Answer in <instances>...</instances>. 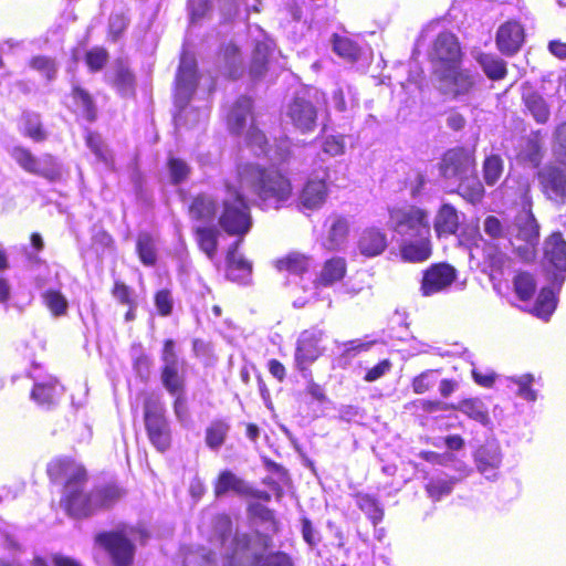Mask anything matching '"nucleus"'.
<instances>
[{
  "label": "nucleus",
  "mask_w": 566,
  "mask_h": 566,
  "mask_svg": "<svg viewBox=\"0 0 566 566\" xmlns=\"http://www.w3.org/2000/svg\"><path fill=\"white\" fill-rule=\"evenodd\" d=\"M255 193L263 209H277L292 195L289 178L276 169H265L256 164L240 165L237 175L224 182L217 198L208 193L198 195L191 206L190 214L201 221H212L218 217L219 226L229 235L239 237L228 251L227 276L241 284L248 282L251 263L237 252L242 238L252 227L250 207L244 192Z\"/></svg>",
  "instance_id": "obj_1"
},
{
  "label": "nucleus",
  "mask_w": 566,
  "mask_h": 566,
  "mask_svg": "<svg viewBox=\"0 0 566 566\" xmlns=\"http://www.w3.org/2000/svg\"><path fill=\"white\" fill-rule=\"evenodd\" d=\"M213 530L221 546L219 555L222 566H294L286 553L261 554L271 543L266 535L237 531L232 536V522L228 515H218Z\"/></svg>",
  "instance_id": "obj_2"
},
{
  "label": "nucleus",
  "mask_w": 566,
  "mask_h": 566,
  "mask_svg": "<svg viewBox=\"0 0 566 566\" xmlns=\"http://www.w3.org/2000/svg\"><path fill=\"white\" fill-rule=\"evenodd\" d=\"M48 474L55 482L66 480L61 504L74 517H85L96 510L107 509L122 496L116 485L98 486L85 493V470L66 459L52 461L48 467Z\"/></svg>",
  "instance_id": "obj_3"
},
{
  "label": "nucleus",
  "mask_w": 566,
  "mask_h": 566,
  "mask_svg": "<svg viewBox=\"0 0 566 566\" xmlns=\"http://www.w3.org/2000/svg\"><path fill=\"white\" fill-rule=\"evenodd\" d=\"M252 101L242 96L237 99L230 109L227 122L231 133L241 135L245 133L247 146L258 157L264 156L273 164L290 163L295 151L298 155L313 156L312 147L292 149L291 142L287 137L275 140L274 147H268V139L264 134L255 126L254 118L251 113Z\"/></svg>",
  "instance_id": "obj_4"
},
{
  "label": "nucleus",
  "mask_w": 566,
  "mask_h": 566,
  "mask_svg": "<svg viewBox=\"0 0 566 566\" xmlns=\"http://www.w3.org/2000/svg\"><path fill=\"white\" fill-rule=\"evenodd\" d=\"M389 229L401 240V255L411 262H421L431 254L429 213L416 206L389 209Z\"/></svg>",
  "instance_id": "obj_5"
},
{
  "label": "nucleus",
  "mask_w": 566,
  "mask_h": 566,
  "mask_svg": "<svg viewBox=\"0 0 566 566\" xmlns=\"http://www.w3.org/2000/svg\"><path fill=\"white\" fill-rule=\"evenodd\" d=\"M539 242V224L531 211V202L526 199L523 210L516 214L510 227L509 244L525 262L532 261L536 255Z\"/></svg>",
  "instance_id": "obj_6"
},
{
  "label": "nucleus",
  "mask_w": 566,
  "mask_h": 566,
  "mask_svg": "<svg viewBox=\"0 0 566 566\" xmlns=\"http://www.w3.org/2000/svg\"><path fill=\"white\" fill-rule=\"evenodd\" d=\"M198 84L196 61L192 56L184 54L180 60V65L176 78V104L180 107L179 114L175 117L176 124L180 125L182 120L186 123L191 115L195 116L193 122L201 123L208 117V109L202 108L193 112L191 107H186L190 101L191 95Z\"/></svg>",
  "instance_id": "obj_7"
},
{
  "label": "nucleus",
  "mask_w": 566,
  "mask_h": 566,
  "mask_svg": "<svg viewBox=\"0 0 566 566\" xmlns=\"http://www.w3.org/2000/svg\"><path fill=\"white\" fill-rule=\"evenodd\" d=\"M434 77L439 91L444 96L458 102L473 98L481 82V76L476 72L463 69L461 64L440 70Z\"/></svg>",
  "instance_id": "obj_8"
},
{
  "label": "nucleus",
  "mask_w": 566,
  "mask_h": 566,
  "mask_svg": "<svg viewBox=\"0 0 566 566\" xmlns=\"http://www.w3.org/2000/svg\"><path fill=\"white\" fill-rule=\"evenodd\" d=\"M145 426L151 444L160 452L170 446V430L165 418V406L158 396L145 400Z\"/></svg>",
  "instance_id": "obj_9"
},
{
  "label": "nucleus",
  "mask_w": 566,
  "mask_h": 566,
  "mask_svg": "<svg viewBox=\"0 0 566 566\" xmlns=\"http://www.w3.org/2000/svg\"><path fill=\"white\" fill-rule=\"evenodd\" d=\"M163 370L161 381L170 395L184 391L186 361L176 352V344L172 339L164 343L161 352Z\"/></svg>",
  "instance_id": "obj_10"
},
{
  "label": "nucleus",
  "mask_w": 566,
  "mask_h": 566,
  "mask_svg": "<svg viewBox=\"0 0 566 566\" xmlns=\"http://www.w3.org/2000/svg\"><path fill=\"white\" fill-rule=\"evenodd\" d=\"M429 59L432 63L433 75L440 70L461 64L462 52L457 36L444 31L437 35L429 50Z\"/></svg>",
  "instance_id": "obj_11"
},
{
  "label": "nucleus",
  "mask_w": 566,
  "mask_h": 566,
  "mask_svg": "<svg viewBox=\"0 0 566 566\" xmlns=\"http://www.w3.org/2000/svg\"><path fill=\"white\" fill-rule=\"evenodd\" d=\"M285 117L301 133L313 132L316 126L317 109L308 91L297 93L286 105Z\"/></svg>",
  "instance_id": "obj_12"
},
{
  "label": "nucleus",
  "mask_w": 566,
  "mask_h": 566,
  "mask_svg": "<svg viewBox=\"0 0 566 566\" xmlns=\"http://www.w3.org/2000/svg\"><path fill=\"white\" fill-rule=\"evenodd\" d=\"M95 543L109 555L115 566H128L133 562L135 547L123 532L101 533Z\"/></svg>",
  "instance_id": "obj_13"
},
{
  "label": "nucleus",
  "mask_w": 566,
  "mask_h": 566,
  "mask_svg": "<svg viewBox=\"0 0 566 566\" xmlns=\"http://www.w3.org/2000/svg\"><path fill=\"white\" fill-rule=\"evenodd\" d=\"M457 279V270L447 264L431 265L423 272L420 291L423 296H432L450 290Z\"/></svg>",
  "instance_id": "obj_14"
},
{
  "label": "nucleus",
  "mask_w": 566,
  "mask_h": 566,
  "mask_svg": "<svg viewBox=\"0 0 566 566\" xmlns=\"http://www.w3.org/2000/svg\"><path fill=\"white\" fill-rule=\"evenodd\" d=\"M475 170L473 151L464 148H455L447 151L440 165L441 175L446 179L459 180Z\"/></svg>",
  "instance_id": "obj_15"
},
{
  "label": "nucleus",
  "mask_w": 566,
  "mask_h": 566,
  "mask_svg": "<svg viewBox=\"0 0 566 566\" xmlns=\"http://www.w3.org/2000/svg\"><path fill=\"white\" fill-rule=\"evenodd\" d=\"M253 32H255L253 35L254 49L249 74L253 81H256L266 72L268 59L274 51L275 44L259 27H255Z\"/></svg>",
  "instance_id": "obj_16"
},
{
  "label": "nucleus",
  "mask_w": 566,
  "mask_h": 566,
  "mask_svg": "<svg viewBox=\"0 0 566 566\" xmlns=\"http://www.w3.org/2000/svg\"><path fill=\"white\" fill-rule=\"evenodd\" d=\"M537 176L542 190L547 198L564 203L566 200V169L557 166H545L539 169Z\"/></svg>",
  "instance_id": "obj_17"
},
{
  "label": "nucleus",
  "mask_w": 566,
  "mask_h": 566,
  "mask_svg": "<svg viewBox=\"0 0 566 566\" xmlns=\"http://www.w3.org/2000/svg\"><path fill=\"white\" fill-rule=\"evenodd\" d=\"M327 178L328 174L326 170H322L308 178L298 196L302 208L315 210L323 206L327 198Z\"/></svg>",
  "instance_id": "obj_18"
},
{
  "label": "nucleus",
  "mask_w": 566,
  "mask_h": 566,
  "mask_svg": "<svg viewBox=\"0 0 566 566\" xmlns=\"http://www.w3.org/2000/svg\"><path fill=\"white\" fill-rule=\"evenodd\" d=\"M323 338V331L318 328L307 329L301 333L297 339L295 363L300 369L312 364L322 354L319 343Z\"/></svg>",
  "instance_id": "obj_19"
},
{
  "label": "nucleus",
  "mask_w": 566,
  "mask_h": 566,
  "mask_svg": "<svg viewBox=\"0 0 566 566\" xmlns=\"http://www.w3.org/2000/svg\"><path fill=\"white\" fill-rule=\"evenodd\" d=\"M478 471L488 480H495L502 464V451L497 443L488 442L474 455Z\"/></svg>",
  "instance_id": "obj_20"
},
{
  "label": "nucleus",
  "mask_w": 566,
  "mask_h": 566,
  "mask_svg": "<svg viewBox=\"0 0 566 566\" xmlns=\"http://www.w3.org/2000/svg\"><path fill=\"white\" fill-rule=\"evenodd\" d=\"M495 41L503 54L513 55L524 42V29L517 21H507L500 25Z\"/></svg>",
  "instance_id": "obj_21"
},
{
  "label": "nucleus",
  "mask_w": 566,
  "mask_h": 566,
  "mask_svg": "<svg viewBox=\"0 0 566 566\" xmlns=\"http://www.w3.org/2000/svg\"><path fill=\"white\" fill-rule=\"evenodd\" d=\"M388 247L387 234L379 228L364 229L357 240V249L366 258L381 254Z\"/></svg>",
  "instance_id": "obj_22"
},
{
  "label": "nucleus",
  "mask_w": 566,
  "mask_h": 566,
  "mask_svg": "<svg viewBox=\"0 0 566 566\" xmlns=\"http://www.w3.org/2000/svg\"><path fill=\"white\" fill-rule=\"evenodd\" d=\"M35 285L38 289L43 290L41 297L52 315L63 316L66 314L69 308L66 297L59 290L48 286L46 276L39 275L35 279Z\"/></svg>",
  "instance_id": "obj_23"
},
{
  "label": "nucleus",
  "mask_w": 566,
  "mask_h": 566,
  "mask_svg": "<svg viewBox=\"0 0 566 566\" xmlns=\"http://www.w3.org/2000/svg\"><path fill=\"white\" fill-rule=\"evenodd\" d=\"M220 73L230 78H238L243 74V63L239 48L234 43L224 46L219 56Z\"/></svg>",
  "instance_id": "obj_24"
},
{
  "label": "nucleus",
  "mask_w": 566,
  "mask_h": 566,
  "mask_svg": "<svg viewBox=\"0 0 566 566\" xmlns=\"http://www.w3.org/2000/svg\"><path fill=\"white\" fill-rule=\"evenodd\" d=\"M326 226H328V230L326 237L323 241V245L327 250H337L339 249L347 239L349 231V222L346 218L342 216H331L326 220Z\"/></svg>",
  "instance_id": "obj_25"
},
{
  "label": "nucleus",
  "mask_w": 566,
  "mask_h": 566,
  "mask_svg": "<svg viewBox=\"0 0 566 566\" xmlns=\"http://www.w3.org/2000/svg\"><path fill=\"white\" fill-rule=\"evenodd\" d=\"M313 266V260L300 253H290L283 259L277 260L276 268L281 272H286L289 276H293L300 282L305 280V275Z\"/></svg>",
  "instance_id": "obj_26"
},
{
  "label": "nucleus",
  "mask_w": 566,
  "mask_h": 566,
  "mask_svg": "<svg viewBox=\"0 0 566 566\" xmlns=\"http://www.w3.org/2000/svg\"><path fill=\"white\" fill-rule=\"evenodd\" d=\"M544 256L554 269L566 272V241L560 233H553L546 239Z\"/></svg>",
  "instance_id": "obj_27"
},
{
  "label": "nucleus",
  "mask_w": 566,
  "mask_h": 566,
  "mask_svg": "<svg viewBox=\"0 0 566 566\" xmlns=\"http://www.w3.org/2000/svg\"><path fill=\"white\" fill-rule=\"evenodd\" d=\"M63 394V387L53 377H48L43 381H35L31 398L41 406H51Z\"/></svg>",
  "instance_id": "obj_28"
},
{
  "label": "nucleus",
  "mask_w": 566,
  "mask_h": 566,
  "mask_svg": "<svg viewBox=\"0 0 566 566\" xmlns=\"http://www.w3.org/2000/svg\"><path fill=\"white\" fill-rule=\"evenodd\" d=\"M346 274V262L343 258H333L324 263L319 276L312 281L315 289L318 286H329L340 281Z\"/></svg>",
  "instance_id": "obj_29"
},
{
  "label": "nucleus",
  "mask_w": 566,
  "mask_h": 566,
  "mask_svg": "<svg viewBox=\"0 0 566 566\" xmlns=\"http://www.w3.org/2000/svg\"><path fill=\"white\" fill-rule=\"evenodd\" d=\"M251 488L242 479L237 476L229 470L220 472L218 480L214 484L216 496H222L228 492H233L240 495L249 494Z\"/></svg>",
  "instance_id": "obj_30"
},
{
  "label": "nucleus",
  "mask_w": 566,
  "mask_h": 566,
  "mask_svg": "<svg viewBox=\"0 0 566 566\" xmlns=\"http://www.w3.org/2000/svg\"><path fill=\"white\" fill-rule=\"evenodd\" d=\"M458 181V191L467 201L476 203L482 200L484 196V187L475 171L463 176Z\"/></svg>",
  "instance_id": "obj_31"
},
{
  "label": "nucleus",
  "mask_w": 566,
  "mask_h": 566,
  "mask_svg": "<svg viewBox=\"0 0 566 566\" xmlns=\"http://www.w3.org/2000/svg\"><path fill=\"white\" fill-rule=\"evenodd\" d=\"M459 226V216L457 210L450 205H443L434 219V230L440 237L442 234L455 233Z\"/></svg>",
  "instance_id": "obj_32"
},
{
  "label": "nucleus",
  "mask_w": 566,
  "mask_h": 566,
  "mask_svg": "<svg viewBox=\"0 0 566 566\" xmlns=\"http://www.w3.org/2000/svg\"><path fill=\"white\" fill-rule=\"evenodd\" d=\"M475 60L489 78L497 81L502 80L506 75V64L499 56L480 53L475 56Z\"/></svg>",
  "instance_id": "obj_33"
},
{
  "label": "nucleus",
  "mask_w": 566,
  "mask_h": 566,
  "mask_svg": "<svg viewBox=\"0 0 566 566\" xmlns=\"http://www.w3.org/2000/svg\"><path fill=\"white\" fill-rule=\"evenodd\" d=\"M461 478H448L447 475H437L429 480L426 485V491L430 499L439 501L443 496H447L453 490L454 484Z\"/></svg>",
  "instance_id": "obj_34"
},
{
  "label": "nucleus",
  "mask_w": 566,
  "mask_h": 566,
  "mask_svg": "<svg viewBox=\"0 0 566 566\" xmlns=\"http://www.w3.org/2000/svg\"><path fill=\"white\" fill-rule=\"evenodd\" d=\"M136 249L143 264L147 266L155 265L157 261L156 239L147 232L138 234Z\"/></svg>",
  "instance_id": "obj_35"
},
{
  "label": "nucleus",
  "mask_w": 566,
  "mask_h": 566,
  "mask_svg": "<svg viewBox=\"0 0 566 566\" xmlns=\"http://www.w3.org/2000/svg\"><path fill=\"white\" fill-rule=\"evenodd\" d=\"M484 182L492 187L497 184L504 172V160L500 155L491 154L485 157L482 166Z\"/></svg>",
  "instance_id": "obj_36"
},
{
  "label": "nucleus",
  "mask_w": 566,
  "mask_h": 566,
  "mask_svg": "<svg viewBox=\"0 0 566 566\" xmlns=\"http://www.w3.org/2000/svg\"><path fill=\"white\" fill-rule=\"evenodd\" d=\"M196 233L200 249L212 260L217 252L219 230L214 227H199Z\"/></svg>",
  "instance_id": "obj_37"
},
{
  "label": "nucleus",
  "mask_w": 566,
  "mask_h": 566,
  "mask_svg": "<svg viewBox=\"0 0 566 566\" xmlns=\"http://www.w3.org/2000/svg\"><path fill=\"white\" fill-rule=\"evenodd\" d=\"M556 308V297L549 287L542 289L532 312L537 317L548 321Z\"/></svg>",
  "instance_id": "obj_38"
},
{
  "label": "nucleus",
  "mask_w": 566,
  "mask_h": 566,
  "mask_svg": "<svg viewBox=\"0 0 566 566\" xmlns=\"http://www.w3.org/2000/svg\"><path fill=\"white\" fill-rule=\"evenodd\" d=\"M356 504L366 514L374 526L382 521L384 510L374 496L369 494H357Z\"/></svg>",
  "instance_id": "obj_39"
},
{
  "label": "nucleus",
  "mask_w": 566,
  "mask_h": 566,
  "mask_svg": "<svg viewBox=\"0 0 566 566\" xmlns=\"http://www.w3.org/2000/svg\"><path fill=\"white\" fill-rule=\"evenodd\" d=\"M523 99L525 102V106L537 123L544 124L548 120L549 108L545 99L539 94L531 92L524 94Z\"/></svg>",
  "instance_id": "obj_40"
},
{
  "label": "nucleus",
  "mask_w": 566,
  "mask_h": 566,
  "mask_svg": "<svg viewBox=\"0 0 566 566\" xmlns=\"http://www.w3.org/2000/svg\"><path fill=\"white\" fill-rule=\"evenodd\" d=\"M510 382L516 387L515 392L520 398L528 402H534L537 399V390L534 389L535 378L533 375L524 374L511 377Z\"/></svg>",
  "instance_id": "obj_41"
},
{
  "label": "nucleus",
  "mask_w": 566,
  "mask_h": 566,
  "mask_svg": "<svg viewBox=\"0 0 566 566\" xmlns=\"http://www.w3.org/2000/svg\"><path fill=\"white\" fill-rule=\"evenodd\" d=\"M72 96L76 106L75 112L88 122H93L96 117V109L88 93L81 87H74Z\"/></svg>",
  "instance_id": "obj_42"
},
{
  "label": "nucleus",
  "mask_w": 566,
  "mask_h": 566,
  "mask_svg": "<svg viewBox=\"0 0 566 566\" xmlns=\"http://www.w3.org/2000/svg\"><path fill=\"white\" fill-rule=\"evenodd\" d=\"M333 51L344 60L354 62L359 57V46L346 36H333Z\"/></svg>",
  "instance_id": "obj_43"
},
{
  "label": "nucleus",
  "mask_w": 566,
  "mask_h": 566,
  "mask_svg": "<svg viewBox=\"0 0 566 566\" xmlns=\"http://www.w3.org/2000/svg\"><path fill=\"white\" fill-rule=\"evenodd\" d=\"M483 231L492 240L497 241L499 244H503L504 247L509 244L510 227L505 228L496 217L489 216L485 218Z\"/></svg>",
  "instance_id": "obj_44"
},
{
  "label": "nucleus",
  "mask_w": 566,
  "mask_h": 566,
  "mask_svg": "<svg viewBox=\"0 0 566 566\" xmlns=\"http://www.w3.org/2000/svg\"><path fill=\"white\" fill-rule=\"evenodd\" d=\"M86 145L107 168L113 169L114 161L109 149L104 145L98 135L90 133L86 136Z\"/></svg>",
  "instance_id": "obj_45"
},
{
  "label": "nucleus",
  "mask_w": 566,
  "mask_h": 566,
  "mask_svg": "<svg viewBox=\"0 0 566 566\" xmlns=\"http://www.w3.org/2000/svg\"><path fill=\"white\" fill-rule=\"evenodd\" d=\"M459 410L480 423L484 424L489 421L488 410L479 399L463 400L459 406Z\"/></svg>",
  "instance_id": "obj_46"
},
{
  "label": "nucleus",
  "mask_w": 566,
  "mask_h": 566,
  "mask_svg": "<svg viewBox=\"0 0 566 566\" xmlns=\"http://www.w3.org/2000/svg\"><path fill=\"white\" fill-rule=\"evenodd\" d=\"M514 290L516 295L522 301H527L533 297L536 290V282L532 274L522 272L514 277Z\"/></svg>",
  "instance_id": "obj_47"
},
{
  "label": "nucleus",
  "mask_w": 566,
  "mask_h": 566,
  "mask_svg": "<svg viewBox=\"0 0 566 566\" xmlns=\"http://www.w3.org/2000/svg\"><path fill=\"white\" fill-rule=\"evenodd\" d=\"M229 426L224 421L212 422L206 431V443L210 449H219L228 434Z\"/></svg>",
  "instance_id": "obj_48"
},
{
  "label": "nucleus",
  "mask_w": 566,
  "mask_h": 566,
  "mask_svg": "<svg viewBox=\"0 0 566 566\" xmlns=\"http://www.w3.org/2000/svg\"><path fill=\"white\" fill-rule=\"evenodd\" d=\"M36 171L34 175L42 176L49 180H56L61 177V166L51 155H43L38 158Z\"/></svg>",
  "instance_id": "obj_49"
},
{
  "label": "nucleus",
  "mask_w": 566,
  "mask_h": 566,
  "mask_svg": "<svg viewBox=\"0 0 566 566\" xmlns=\"http://www.w3.org/2000/svg\"><path fill=\"white\" fill-rule=\"evenodd\" d=\"M167 169L174 185L184 182L190 175L189 165L185 160L172 156L168 158Z\"/></svg>",
  "instance_id": "obj_50"
},
{
  "label": "nucleus",
  "mask_w": 566,
  "mask_h": 566,
  "mask_svg": "<svg viewBox=\"0 0 566 566\" xmlns=\"http://www.w3.org/2000/svg\"><path fill=\"white\" fill-rule=\"evenodd\" d=\"M12 158L18 163V165L30 174H34L36 171L38 158L34 157L30 150L23 147H14L11 150Z\"/></svg>",
  "instance_id": "obj_51"
},
{
  "label": "nucleus",
  "mask_w": 566,
  "mask_h": 566,
  "mask_svg": "<svg viewBox=\"0 0 566 566\" xmlns=\"http://www.w3.org/2000/svg\"><path fill=\"white\" fill-rule=\"evenodd\" d=\"M30 66L45 76L49 81L53 80L57 72V65L54 60L48 56H34L30 61Z\"/></svg>",
  "instance_id": "obj_52"
},
{
  "label": "nucleus",
  "mask_w": 566,
  "mask_h": 566,
  "mask_svg": "<svg viewBox=\"0 0 566 566\" xmlns=\"http://www.w3.org/2000/svg\"><path fill=\"white\" fill-rule=\"evenodd\" d=\"M332 104L338 112H345L348 106L353 107L356 104V99L352 88L348 87L347 93L342 87L334 90L332 95Z\"/></svg>",
  "instance_id": "obj_53"
},
{
  "label": "nucleus",
  "mask_w": 566,
  "mask_h": 566,
  "mask_svg": "<svg viewBox=\"0 0 566 566\" xmlns=\"http://www.w3.org/2000/svg\"><path fill=\"white\" fill-rule=\"evenodd\" d=\"M322 150L329 157H336L344 154L345 140L343 136L331 135L327 136L322 145Z\"/></svg>",
  "instance_id": "obj_54"
},
{
  "label": "nucleus",
  "mask_w": 566,
  "mask_h": 566,
  "mask_svg": "<svg viewBox=\"0 0 566 566\" xmlns=\"http://www.w3.org/2000/svg\"><path fill=\"white\" fill-rule=\"evenodd\" d=\"M436 382L434 371L426 370L413 378L412 380V390L416 394H423L429 390Z\"/></svg>",
  "instance_id": "obj_55"
},
{
  "label": "nucleus",
  "mask_w": 566,
  "mask_h": 566,
  "mask_svg": "<svg viewBox=\"0 0 566 566\" xmlns=\"http://www.w3.org/2000/svg\"><path fill=\"white\" fill-rule=\"evenodd\" d=\"M155 305L160 315H169L174 305L171 293L168 290L158 291L155 295Z\"/></svg>",
  "instance_id": "obj_56"
},
{
  "label": "nucleus",
  "mask_w": 566,
  "mask_h": 566,
  "mask_svg": "<svg viewBox=\"0 0 566 566\" xmlns=\"http://www.w3.org/2000/svg\"><path fill=\"white\" fill-rule=\"evenodd\" d=\"M24 132L29 137L36 142L42 140L45 137L36 115H27L24 117Z\"/></svg>",
  "instance_id": "obj_57"
},
{
  "label": "nucleus",
  "mask_w": 566,
  "mask_h": 566,
  "mask_svg": "<svg viewBox=\"0 0 566 566\" xmlns=\"http://www.w3.org/2000/svg\"><path fill=\"white\" fill-rule=\"evenodd\" d=\"M107 61V52L101 48H94L86 53V63L92 71H99Z\"/></svg>",
  "instance_id": "obj_58"
},
{
  "label": "nucleus",
  "mask_w": 566,
  "mask_h": 566,
  "mask_svg": "<svg viewBox=\"0 0 566 566\" xmlns=\"http://www.w3.org/2000/svg\"><path fill=\"white\" fill-rule=\"evenodd\" d=\"M391 367V361L389 359H384L367 370V373L364 376V380L367 382L376 381L379 378L384 377L386 374H388Z\"/></svg>",
  "instance_id": "obj_59"
},
{
  "label": "nucleus",
  "mask_w": 566,
  "mask_h": 566,
  "mask_svg": "<svg viewBox=\"0 0 566 566\" xmlns=\"http://www.w3.org/2000/svg\"><path fill=\"white\" fill-rule=\"evenodd\" d=\"M188 9L191 20L205 18L211 9L210 0H188Z\"/></svg>",
  "instance_id": "obj_60"
},
{
  "label": "nucleus",
  "mask_w": 566,
  "mask_h": 566,
  "mask_svg": "<svg viewBox=\"0 0 566 566\" xmlns=\"http://www.w3.org/2000/svg\"><path fill=\"white\" fill-rule=\"evenodd\" d=\"M555 140L557 154L566 157V122L556 128Z\"/></svg>",
  "instance_id": "obj_61"
},
{
  "label": "nucleus",
  "mask_w": 566,
  "mask_h": 566,
  "mask_svg": "<svg viewBox=\"0 0 566 566\" xmlns=\"http://www.w3.org/2000/svg\"><path fill=\"white\" fill-rule=\"evenodd\" d=\"M465 118L458 112L452 111L447 116V126L453 130H460L465 126Z\"/></svg>",
  "instance_id": "obj_62"
},
{
  "label": "nucleus",
  "mask_w": 566,
  "mask_h": 566,
  "mask_svg": "<svg viewBox=\"0 0 566 566\" xmlns=\"http://www.w3.org/2000/svg\"><path fill=\"white\" fill-rule=\"evenodd\" d=\"M113 295L116 300H118L123 304H128L130 302V292L129 289L123 283H115Z\"/></svg>",
  "instance_id": "obj_63"
},
{
  "label": "nucleus",
  "mask_w": 566,
  "mask_h": 566,
  "mask_svg": "<svg viewBox=\"0 0 566 566\" xmlns=\"http://www.w3.org/2000/svg\"><path fill=\"white\" fill-rule=\"evenodd\" d=\"M472 376L474 381L483 387H491L494 382L493 373H481L478 369H472Z\"/></svg>",
  "instance_id": "obj_64"
}]
</instances>
